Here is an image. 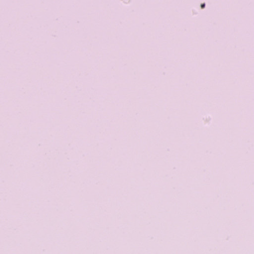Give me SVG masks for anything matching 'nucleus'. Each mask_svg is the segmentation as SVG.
<instances>
[{
  "instance_id": "f257e3e1",
  "label": "nucleus",
  "mask_w": 254,
  "mask_h": 254,
  "mask_svg": "<svg viewBox=\"0 0 254 254\" xmlns=\"http://www.w3.org/2000/svg\"><path fill=\"white\" fill-rule=\"evenodd\" d=\"M204 6H205V4H204V3L202 4L201 5V8H204Z\"/></svg>"
}]
</instances>
